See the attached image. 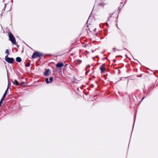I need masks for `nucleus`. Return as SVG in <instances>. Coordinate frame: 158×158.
<instances>
[{
	"label": "nucleus",
	"instance_id": "3",
	"mask_svg": "<svg viewBox=\"0 0 158 158\" xmlns=\"http://www.w3.org/2000/svg\"><path fill=\"white\" fill-rule=\"evenodd\" d=\"M41 56V54L39 52H34L32 55V58H35Z\"/></svg>",
	"mask_w": 158,
	"mask_h": 158
},
{
	"label": "nucleus",
	"instance_id": "17",
	"mask_svg": "<svg viewBox=\"0 0 158 158\" xmlns=\"http://www.w3.org/2000/svg\"><path fill=\"white\" fill-rule=\"evenodd\" d=\"M2 103V102L1 101H0V104H1Z\"/></svg>",
	"mask_w": 158,
	"mask_h": 158
},
{
	"label": "nucleus",
	"instance_id": "10",
	"mask_svg": "<svg viewBox=\"0 0 158 158\" xmlns=\"http://www.w3.org/2000/svg\"><path fill=\"white\" fill-rule=\"evenodd\" d=\"M49 70H47L45 72L44 75L45 76H48L49 75Z\"/></svg>",
	"mask_w": 158,
	"mask_h": 158
},
{
	"label": "nucleus",
	"instance_id": "11",
	"mask_svg": "<svg viewBox=\"0 0 158 158\" xmlns=\"http://www.w3.org/2000/svg\"><path fill=\"white\" fill-rule=\"evenodd\" d=\"M30 64L29 63H27L26 64V65L25 66H26V67H29L30 66Z\"/></svg>",
	"mask_w": 158,
	"mask_h": 158
},
{
	"label": "nucleus",
	"instance_id": "1",
	"mask_svg": "<svg viewBox=\"0 0 158 158\" xmlns=\"http://www.w3.org/2000/svg\"><path fill=\"white\" fill-rule=\"evenodd\" d=\"M9 40H10L12 43L14 44H15V40L13 35L11 33H10L9 35Z\"/></svg>",
	"mask_w": 158,
	"mask_h": 158
},
{
	"label": "nucleus",
	"instance_id": "16",
	"mask_svg": "<svg viewBox=\"0 0 158 158\" xmlns=\"http://www.w3.org/2000/svg\"><path fill=\"white\" fill-rule=\"evenodd\" d=\"M3 100H4L3 99H2V98L0 101H1V102H2V101Z\"/></svg>",
	"mask_w": 158,
	"mask_h": 158
},
{
	"label": "nucleus",
	"instance_id": "2",
	"mask_svg": "<svg viewBox=\"0 0 158 158\" xmlns=\"http://www.w3.org/2000/svg\"><path fill=\"white\" fill-rule=\"evenodd\" d=\"M7 56H8V55H7L5 56L6 60L7 62L10 63H12L14 60V59L12 58H9V57H8Z\"/></svg>",
	"mask_w": 158,
	"mask_h": 158
},
{
	"label": "nucleus",
	"instance_id": "5",
	"mask_svg": "<svg viewBox=\"0 0 158 158\" xmlns=\"http://www.w3.org/2000/svg\"><path fill=\"white\" fill-rule=\"evenodd\" d=\"M64 66V64L62 63H58L56 65V66L57 68H61Z\"/></svg>",
	"mask_w": 158,
	"mask_h": 158
},
{
	"label": "nucleus",
	"instance_id": "19",
	"mask_svg": "<svg viewBox=\"0 0 158 158\" xmlns=\"http://www.w3.org/2000/svg\"><path fill=\"white\" fill-rule=\"evenodd\" d=\"M135 117L134 120H135Z\"/></svg>",
	"mask_w": 158,
	"mask_h": 158
},
{
	"label": "nucleus",
	"instance_id": "12",
	"mask_svg": "<svg viewBox=\"0 0 158 158\" xmlns=\"http://www.w3.org/2000/svg\"><path fill=\"white\" fill-rule=\"evenodd\" d=\"M105 5V4L103 3H101L100 4H99V6H103Z\"/></svg>",
	"mask_w": 158,
	"mask_h": 158
},
{
	"label": "nucleus",
	"instance_id": "13",
	"mask_svg": "<svg viewBox=\"0 0 158 158\" xmlns=\"http://www.w3.org/2000/svg\"><path fill=\"white\" fill-rule=\"evenodd\" d=\"M10 84H11V83H10V82L9 81H8V87H7V88H9V86H10Z\"/></svg>",
	"mask_w": 158,
	"mask_h": 158
},
{
	"label": "nucleus",
	"instance_id": "9",
	"mask_svg": "<svg viewBox=\"0 0 158 158\" xmlns=\"http://www.w3.org/2000/svg\"><path fill=\"white\" fill-rule=\"evenodd\" d=\"M16 60L18 62H20L22 60L20 57H17L16 58Z\"/></svg>",
	"mask_w": 158,
	"mask_h": 158
},
{
	"label": "nucleus",
	"instance_id": "8",
	"mask_svg": "<svg viewBox=\"0 0 158 158\" xmlns=\"http://www.w3.org/2000/svg\"><path fill=\"white\" fill-rule=\"evenodd\" d=\"M13 84L15 85H19L18 82L16 80H15L13 82Z\"/></svg>",
	"mask_w": 158,
	"mask_h": 158
},
{
	"label": "nucleus",
	"instance_id": "7",
	"mask_svg": "<svg viewBox=\"0 0 158 158\" xmlns=\"http://www.w3.org/2000/svg\"><path fill=\"white\" fill-rule=\"evenodd\" d=\"M8 88H7L6 91L5 92L4 95H3L2 97V99H4V98L6 97V94H7V91H8Z\"/></svg>",
	"mask_w": 158,
	"mask_h": 158
},
{
	"label": "nucleus",
	"instance_id": "14",
	"mask_svg": "<svg viewBox=\"0 0 158 158\" xmlns=\"http://www.w3.org/2000/svg\"><path fill=\"white\" fill-rule=\"evenodd\" d=\"M6 53H7L8 55L9 54V52L8 50V49L6 50Z\"/></svg>",
	"mask_w": 158,
	"mask_h": 158
},
{
	"label": "nucleus",
	"instance_id": "15",
	"mask_svg": "<svg viewBox=\"0 0 158 158\" xmlns=\"http://www.w3.org/2000/svg\"><path fill=\"white\" fill-rule=\"evenodd\" d=\"M144 98H145L144 97H143L142 98L141 100H143Z\"/></svg>",
	"mask_w": 158,
	"mask_h": 158
},
{
	"label": "nucleus",
	"instance_id": "4",
	"mask_svg": "<svg viewBox=\"0 0 158 158\" xmlns=\"http://www.w3.org/2000/svg\"><path fill=\"white\" fill-rule=\"evenodd\" d=\"M100 69L101 70V73L102 74L104 73L106 71V68L104 67L103 65H101L100 67Z\"/></svg>",
	"mask_w": 158,
	"mask_h": 158
},
{
	"label": "nucleus",
	"instance_id": "18",
	"mask_svg": "<svg viewBox=\"0 0 158 158\" xmlns=\"http://www.w3.org/2000/svg\"><path fill=\"white\" fill-rule=\"evenodd\" d=\"M123 2H122L121 3V4H123Z\"/></svg>",
	"mask_w": 158,
	"mask_h": 158
},
{
	"label": "nucleus",
	"instance_id": "6",
	"mask_svg": "<svg viewBox=\"0 0 158 158\" xmlns=\"http://www.w3.org/2000/svg\"><path fill=\"white\" fill-rule=\"evenodd\" d=\"M49 80H50V81H48V78H47L45 80V81H46V83H47L48 84L49 83H51L52 82V80H53V78L52 77H50L49 79Z\"/></svg>",
	"mask_w": 158,
	"mask_h": 158
}]
</instances>
